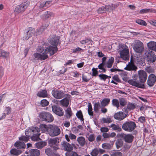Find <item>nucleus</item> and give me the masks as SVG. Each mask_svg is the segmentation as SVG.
<instances>
[{"label":"nucleus","instance_id":"nucleus-1","mask_svg":"<svg viewBox=\"0 0 156 156\" xmlns=\"http://www.w3.org/2000/svg\"><path fill=\"white\" fill-rule=\"evenodd\" d=\"M60 37L54 35L49 41L50 43L53 45L46 47L44 49L42 47H39L37 49V52L41 53V54L37 52L33 54V58L32 59L33 62H35L37 60H44L48 58V54L52 55L56 52L58 50L57 45L59 43Z\"/></svg>","mask_w":156,"mask_h":156},{"label":"nucleus","instance_id":"nucleus-2","mask_svg":"<svg viewBox=\"0 0 156 156\" xmlns=\"http://www.w3.org/2000/svg\"><path fill=\"white\" fill-rule=\"evenodd\" d=\"M118 50L120 55V57L123 60H126L129 59V49L126 45L119 44Z\"/></svg>","mask_w":156,"mask_h":156},{"label":"nucleus","instance_id":"nucleus-3","mask_svg":"<svg viewBox=\"0 0 156 156\" xmlns=\"http://www.w3.org/2000/svg\"><path fill=\"white\" fill-rule=\"evenodd\" d=\"M137 76L134 74L132 76L133 79L128 80V82L130 85L134 86L141 88L144 87V85L141 83L140 81L137 80Z\"/></svg>","mask_w":156,"mask_h":156},{"label":"nucleus","instance_id":"nucleus-4","mask_svg":"<svg viewBox=\"0 0 156 156\" xmlns=\"http://www.w3.org/2000/svg\"><path fill=\"white\" fill-rule=\"evenodd\" d=\"M133 48L134 51L138 53L143 52L144 50V46L143 43L138 40L134 41L132 44Z\"/></svg>","mask_w":156,"mask_h":156},{"label":"nucleus","instance_id":"nucleus-5","mask_svg":"<svg viewBox=\"0 0 156 156\" xmlns=\"http://www.w3.org/2000/svg\"><path fill=\"white\" fill-rule=\"evenodd\" d=\"M48 134L51 136H55L58 135L61 133L59 128L56 126L49 125Z\"/></svg>","mask_w":156,"mask_h":156},{"label":"nucleus","instance_id":"nucleus-6","mask_svg":"<svg viewBox=\"0 0 156 156\" xmlns=\"http://www.w3.org/2000/svg\"><path fill=\"white\" fill-rule=\"evenodd\" d=\"M40 118L42 121L48 122H51L53 120L52 115L50 113L47 112H42L40 114Z\"/></svg>","mask_w":156,"mask_h":156},{"label":"nucleus","instance_id":"nucleus-7","mask_svg":"<svg viewBox=\"0 0 156 156\" xmlns=\"http://www.w3.org/2000/svg\"><path fill=\"white\" fill-rule=\"evenodd\" d=\"M28 5L29 4L28 3L23 2L15 7L14 10V12L17 14L22 13L25 11Z\"/></svg>","mask_w":156,"mask_h":156},{"label":"nucleus","instance_id":"nucleus-8","mask_svg":"<svg viewBox=\"0 0 156 156\" xmlns=\"http://www.w3.org/2000/svg\"><path fill=\"white\" fill-rule=\"evenodd\" d=\"M136 127L135 123L133 122H126L122 126V128L125 130L131 132Z\"/></svg>","mask_w":156,"mask_h":156},{"label":"nucleus","instance_id":"nucleus-9","mask_svg":"<svg viewBox=\"0 0 156 156\" xmlns=\"http://www.w3.org/2000/svg\"><path fill=\"white\" fill-rule=\"evenodd\" d=\"M138 76L139 80L141 83L144 84L147 79V74L146 73L144 70H140L138 71Z\"/></svg>","mask_w":156,"mask_h":156},{"label":"nucleus","instance_id":"nucleus-10","mask_svg":"<svg viewBox=\"0 0 156 156\" xmlns=\"http://www.w3.org/2000/svg\"><path fill=\"white\" fill-rule=\"evenodd\" d=\"M145 55L148 62H153L156 60V55L152 51L147 52Z\"/></svg>","mask_w":156,"mask_h":156},{"label":"nucleus","instance_id":"nucleus-11","mask_svg":"<svg viewBox=\"0 0 156 156\" xmlns=\"http://www.w3.org/2000/svg\"><path fill=\"white\" fill-rule=\"evenodd\" d=\"M156 81V76L155 75L151 74L150 75L147 81V84L149 87H152L155 83Z\"/></svg>","mask_w":156,"mask_h":156},{"label":"nucleus","instance_id":"nucleus-12","mask_svg":"<svg viewBox=\"0 0 156 156\" xmlns=\"http://www.w3.org/2000/svg\"><path fill=\"white\" fill-rule=\"evenodd\" d=\"M52 94L55 98L60 99L64 97V94L62 91L58 90H53L52 91Z\"/></svg>","mask_w":156,"mask_h":156},{"label":"nucleus","instance_id":"nucleus-13","mask_svg":"<svg viewBox=\"0 0 156 156\" xmlns=\"http://www.w3.org/2000/svg\"><path fill=\"white\" fill-rule=\"evenodd\" d=\"M52 108L53 112L59 116L63 115V110L61 107L54 105L52 106Z\"/></svg>","mask_w":156,"mask_h":156},{"label":"nucleus","instance_id":"nucleus-14","mask_svg":"<svg viewBox=\"0 0 156 156\" xmlns=\"http://www.w3.org/2000/svg\"><path fill=\"white\" fill-rule=\"evenodd\" d=\"M66 95V97L60 101L61 105L62 106H68L70 100L71 96L69 94H67Z\"/></svg>","mask_w":156,"mask_h":156},{"label":"nucleus","instance_id":"nucleus-15","mask_svg":"<svg viewBox=\"0 0 156 156\" xmlns=\"http://www.w3.org/2000/svg\"><path fill=\"white\" fill-rule=\"evenodd\" d=\"M137 69V67L134 65L133 62H129L124 69L129 71H136Z\"/></svg>","mask_w":156,"mask_h":156},{"label":"nucleus","instance_id":"nucleus-16","mask_svg":"<svg viewBox=\"0 0 156 156\" xmlns=\"http://www.w3.org/2000/svg\"><path fill=\"white\" fill-rule=\"evenodd\" d=\"M125 113L122 112H119L115 114L114 115V118L116 119L121 120L124 119L126 117Z\"/></svg>","mask_w":156,"mask_h":156},{"label":"nucleus","instance_id":"nucleus-17","mask_svg":"<svg viewBox=\"0 0 156 156\" xmlns=\"http://www.w3.org/2000/svg\"><path fill=\"white\" fill-rule=\"evenodd\" d=\"M37 127H32L26 129L25 131V134L27 136H29L32 134L34 133H35L36 134V132L37 133L38 130H37Z\"/></svg>","mask_w":156,"mask_h":156},{"label":"nucleus","instance_id":"nucleus-18","mask_svg":"<svg viewBox=\"0 0 156 156\" xmlns=\"http://www.w3.org/2000/svg\"><path fill=\"white\" fill-rule=\"evenodd\" d=\"M61 145L65 151H70L73 149V147L70 144L65 141L62 142Z\"/></svg>","mask_w":156,"mask_h":156},{"label":"nucleus","instance_id":"nucleus-19","mask_svg":"<svg viewBox=\"0 0 156 156\" xmlns=\"http://www.w3.org/2000/svg\"><path fill=\"white\" fill-rule=\"evenodd\" d=\"M40 154V151L37 149H32L29 151L28 156H39Z\"/></svg>","mask_w":156,"mask_h":156},{"label":"nucleus","instance_id":"nucleus-20","mask_svg":"<svg viewBox=\"0 0 156 156\" xmlns=\"http://www.w3.org/2000/svg\"><path fill=\"white\" fill-rule=\"evenodd\" d=\"M123 137L125 142L128 143L132 142L134 138L133 136L132 135L130 134H124L123 136Z\"/></svg>","mask_w":156,"mask_h":156},{"label":"nucleus","instance_id":"nucleus-21","mask_svg":"<svg viewBox=\"0 0 156 156\" xmlns=\"http://www.w3.org/2000/svg\"><path fill=\"white\" fill-rule=\"evenodd\" d=\"M65 138L67 141L69 142L71 140H75L76 138V136L71 132H69L68 134H66L65 135Z\"/></svg>","mask_w":156,"mask_h":156},{"label":"nucleus","instance_id":"nucleus-22","mask_svg":"<svg viewBox=\"0 0 156 156\" xmlns=\"http://www.w3.org/2000/svg\"><path fill=\"white\" fill-rule=\"evenodd\" d=\"M14 146L19 149H23L25 148L26 145L24 143L21 141H17L14 144Z\"/></svg>","mask_w":156,"mask_h":156},{"label":"nucleus","instance_id":"nucleus-23","mask_svg":"<svg viewBox=\"0 0 156 156\" xmlns=\"http://www.w3.org/2000/svg\"><path fill=\"white\" fill-rule=\"evenodd\" d=\"M37 130H38L37 133L36 132V134L35 133H34L32 134L33 136L31 137V139L32 140L34 141H36L37 140L39 139V136L40 135V129L38 128H37Z\"/></svg>","mask_w":156,"mask_h":156},{"label":"nucleus","instance_id":"nucleus-24","mask_svg":"<svg viewBox=\"0 0 156 156\" xmlns=\"http://www.w3.org/2000/svg\"><path fill=\"white\" fill-rule=\"evenodd\" d=\"M147 45L149 48L151 50L156 51V42L151 41L147 44Z\"/></svg>","mask_w":156,"mask_h":156},{"label":"nucleus","instance_id":"nucleus-25","mask_svg":"<svg viewBox=\"0 0 156 156\" xmlns=\"http://www.w3.org/2000/svg\"><path fill=\"white\" fill-rule=\"evenodd\" d=\"M48 143L50 146L52 147L55 145L58 144L59 141H58L57 139L55 138L50 139L48 140Z\"/></svg>","mask_w":156,"mask_h":156},{"label":"nucleus","instance_id":"nucleus-26","mask_svg":"<svg viewBox=\"0 0 156 156\" xmlns=\"http://www.w3.org/2000/svg\"><path fill=\"white\" fill-rule=\"evenodd\" d=\"M37 95L39 97L45 98L48 96V93L46 90H41L37 93Z\"/></svg>","mask_w":156,"mask_h":156},{"label":"nucleus","instance_id":"nucleus-27","mask_svg":"<svg viewBox=\"0 0 156 156\" xmlns=\"http://www.w3.org/2000/svg\"><path fill=\"white\" fill-rule=\"evenodd\" d=\"M21 150H17L16 149H13L11 150L10 153L11 155L17 156L22 153Z\"/></svg>","mask_w":156,"mask_h":156},{"label":"nucleus","instance_id":"nucleus-28","mask_svg":"<svg viewBox=\"0 0 156 156\" xmlns=\"http://www.w3.org/2000/svg\"><path fill=\"white\" fill-rule=\"evenodd\" d=\"M110 101V99L108 98H105L101 102L102 107H105L107 106L109 104Z\"/></svg>","mask_w":156,"mask_h":156},{"label":"nucleus","instance_id":"nucleus-29","mask_svg":"<svg viewBox=\"0 0 156 156\" xmlns=\"http://www.w3.org/2000/svg\"><path fill=\"white\" fill-rule=\"evenodd\" d=\"M49 127V125L48 126L45 124H42L40 126V129L43 132H47L48 133V129Z\"/></svg>","mask_w":156,"mask_h":156},{"label":"nucleus","instance_id":"nucleus-30","mask_svg":"<svg viewBox=\"0 0 156 156\" xmlns=\"http://www.w3.org/2000/svg\"><path fill=\"white\" fill-rule=\"evenodd\" d=\"M77 141L80 145L82 147L85 144V139L82 136L78 137L77 139Z\"/></svg>","mask_w":156,"mask_h":156},{"label":"nucleus","instance_id":"nucleus-31","mask_svg":"<svg viewBox=\"0 0 156 156\" xmlns=\"http://www.w3.org/2000/svg\"><path fill=\"white\" fill-rule=\"evenodd\" d=\"M149 12H156V10L153 9H141L140 13H146Z\"/></svg>","mask_w":156,"mask_h":156},{"label":"nucleus","instance_id":"nucleus-32","mask_svg":"<svg viewBox=\"0 0 156 156\" xmlns=\"http://www.w3.org/2000/svg\"><path fill=\"white\" fill-rule=\"evenodd\" d=\"M114 58L111 57L108 61L106 64H105V67L110 68L112 67L113 63L114 62Z\"/></svg>","mask_w":156,"mask_h":156},{"label":"nucleus","instance_id":"nucleus-33","mask_svg":"<svg viewBox=\"0 0 156 156\" xmlns=\"http://www.w3.org/2000/svg\"><path fill=\"white\" fill-rule=\"evenodd\" d=\"M111 156H122V153L119 151H112L110 152Z\"/></svg>","mask_w":156,"mask_h":156},{"label":"nucleus","instance_id":"nucleus-34","mask_svg":"<svg viewBox=\"0 0 156 156\" xmlns=\"http://www.w3.org/2000/svg\"><path fill=\"white\" fill-rule=\"evenodd\" d=\"M46 144V143L45 142H40L36 143L35 145L37 148H41L45 146Z\"/></svg>","mask_w":156,"mask_h":156},{"label":"nucleus","instance_id":"nucleus-35","mask_svg":"<svg viewBox=\"0 0 156 156\" xmlns=\"http://www.w3.org/2000/svg\"><path fill=\"white\" fill-rule=\"evenodd\" d=\"M0 56L4 58H7L9 56V53L3 50L0 49Z\"/></svg>","mask_w":156,"mask_h":156},{"label":"nucleus","instance_id":"nucleus-36","mask_svg":"<svg viewBox=\"0 0 156 156\" xmlns=\"http://www.w3.org/2000/svg\"><path fill=\"white\" fill-rule=\"evenodd\" d=\"M88 112L89 115L90 116L93 115V112L92 111V108L91 104L90 103H88Z\"/></svg>","mask_w":156,"mask_h":156},{"label":"nucleus","instance_id":"nucleus-37","mask_svg":"<svg viewBox=\"0 0 156 156\" xmlns=\"http://www.w3.org/2000/svg\"><path fill=\"white\" fill-rule=\"evenodd\" d=\"M65 112L66 116L68 118H70L72 116V113L70 108H67L65 110Z\"/></svg>","mask_w":156,"mask_h":156},{"label":"nucleus","instance_id":"nucleus-38","mask_svg":"<svg viewBox=\"0 0 156 156\" xmlns=\"http://www.w3.org/2000/svg\"><path fill=\"white\" fill-rule=\"evenodd\" d=\"M53 13L50 12H47L42 16V18L44 19H47L50 16H52Z\"/></svg>","mask_w":156,"mask_h":156},{"label":"nucleus","instance_id":"nucleus-39","mask_svg":"<svg viewBox=\"0 0 156 156\" xmlns=\"http://www.w3.org/2000/svg\"><path fill=\"white\" fill-rule=\"evenodd\" d=\"M110 127L112 128V129L114 130H118V131H120L121 130V129L119 126L117 124L116 125L114 124H112L110 126Z\"/></svg>","mask_w":156,"mask_h":156},{"label":"nucleus","instance_id":"nucleus-40","mask_svg":"<svg viewBox=\"0 0 156 156\" xmlns=\"http://www.w3.org/2000/svg\"><path fill=\"white\" fill-rule=\"evenodd\" d=\"M86 136L90 142H93L95 138V136L94 134H87L86 135Z\"/></svg>","mask_w":156,"mask_h":156},{"label":"nucleus","instance_id":"nucleus-41","mask_svg":"<svg viewBox=\"0 0 156 156\" xmlns=\"http://www.w3.org/2000/svg\"><path fill=\"white\" fill-rule=\"evenodd\" d=\"M80 33L78 31H72L70 33V35L73 38H76L80 35ZM74 38V39H75Z\"/></svg>","mask_w":156,"mask_h":156},{"label":"nucleus","instance_id":"nucleus-42","mask_svg":"<svg viewBox=\"0 0 156 156\" xmlns=\"http://www.w3.org/2000/svg\"><path fill=\"white\" fill-rule=\"evenodd\" d=\"M101 121L104 123H109L112 122V120L110 117L108 116L106 118H102L101 120Z\"/></svg>","mask_w":156,"mask_h":156},{"label":"nucleus","instance_id":"nucleus-43","mask_svg":"<svg viewBox=\"0 0 156 156\" xmlns=\"http://www.w3.org/2000/svg\"><path fill=\"white\" fill-rule=\"evenodd\" d=\"M115 144L117 148L119 149L122 147L123 144V142L122 140L118 139L116 142Z\"/></svg>","mask_w":156,"mask_h":156},{"label":"nucleus","instance_id":"nucleus-44","mask_svg":"<svg viewBox=\"0 0 156 156\" xmlns=\"http://www.w3.org/2000/svg\"><path fill=\"white\" fill-rule=\"evenodd\" d=\"M35 30L32 28H29L28 31L26 33L30 37L35 34Z\"/></svg>","mask_w":156,"mask_h":156},{"label":"nucleus","instance_id":"nucleus-45","mask_svg":"<svg viewBox=\"0 0 156 156\" xmlns=\"http://www.w3.org/2000/svg\"><path fill=\"white\" fill-rule=\"evenodd\" d=\"M100 107V104L99 102L98 101L94 104V109L95 112H98Z\"/></svg>","mask_w":156,"mask_h":156},{"label":"nucleus","instance_id":"nucleus-46","mask_svg":"<svg viewBox=\"0 0 156 156\" xmlns=\"http://www.w3.org/2000/svg\"><path fill=\"white\" fill-rule=\"evenodd\" d=\"M108 9L107 6H106L105 7H102L100 8L98 10V12L99 13H103L105 11H109V9Z\"/></svg>","mask_w":156,"mask_h":156},{"label":"nucleus","instance_id":"nucleus-47","mask_svg":"<svg viewBox=\"0 0 156 156\" xmlns=\"http://www.w3.org/2000/svg\"><path fill=\"white\" fill-rule=\"evenodd\" d=\"M112 104L115 106L116 107L117 109H119V100L116 99H113L112 100Z\"/></svg>","mask_w":156,"mask_h":156},{"label":"nucleus","instance_id":"nucleus-48","mask_svg":"<svg viewBox=\"0 0 156 156\" xmlns=\"http://www.w3.org/2000/svg\"><path fill=\"white\" fill-rule=\"evenodd\" d=\"M136 22L137 23L141 25L146 26L147 25L146 23L144 21L141 19H138L136 20Z\"/></svg>","mask_w":156,"mask_h":156},{"label":"nucleus","instance_id":"nucleus-49","mask_svg":"<svg viewBox=\"0 0 156 156\" xmlns=\"http://www.w3.org/2000/svg\"><path fill=\"white\" fill-rule=\"evenodd\" d=\"M76 116L77 118L79 119L81 121H83V119L82 112L81 111H79L76 113Z\"/></svg>","mask_w":156,"mask_h":156},{"label":"nucleus","instance_id":"nucleus-50","mask_svg":"<svg viewBox=\"0 0 156 156\" xmlns=\"http://www.w3.org/2000/svg\"><path fill=\"white\" fill-rule=\"evenodd\" d=\"M29 139V136H22L19 138V140L20 141H23L25 142H27Z\"/></svg>","mask_w":156,"mask_h":156},{"label":"nucleus","instance_id":"nucleus-51","mask_svg":"<svg viewBox=\"0 0 156 156\" xmlns=\"http://www.w3.org/2000/svg\"><path fill=\"white\" fill-rule=\"evenodd\" d=\"M66 156H78L76 153L74 152H67L65 154Z\"/></svg>","mask_w":156,"mask_h":156},{"label":"nucleus","instance_id":"nucleus-52","mask_svg":"<svg viewBox=\"0 0 156 156\" xmlns=\"http://www.w3.org/2000/svg\"><path fill=\"white\" fill-rule=\"evenodd\" d=\"M98 154V148L94 149L91 152L92 156H97Z\"/></svg>","mask_w":156,"mask_h":156},{"label":"nucleus","instance_id":"nucleus-53","mask_svg":"<svg viewBox=\"0 0 156 156\" xmlns=\"http://www.w3.org/2000/svg\"><path fill=\"white\" fill-rule=\"evenodd\" d=\"M119 5V4H112L110 5H108L107 7L108 8H110V10H113L116 8Z\"/></svg>","mask_w":156,"mask_h":156},{"label":"nucleus","instance_id":"nucleus-54","mask_svg":"<svg viewBox=\"0 0 156 156\" xmlns=\"http://www.w3.org/2000/svg\"><path fill=\"white\" fill-rule=\"evenodd\" d=\"M49 103L48 101L46 99L42 100L41 102V105L42 106H46L48 105Z\"/></svg>","mask_w":156,"mask_h":156},{"label":"nucleus","instance_id":"nucleus-55","mask_svg":"<svg viewBox=\"0 0 156 156\" xmlns=\"http://www.w3.org/2000/svg\"><path fill=\"white\" fill-rule=\"evenodd\" d=\"M120 105L122 106H125L126 104V100L123 98H121L119 99V102Z\"/></svg>","mask_w":156,"mask_h":156},{"label":"nucleus","instance_id":"nucleus-56","mask_svg":"<svg viewBox=\"0 0 156 156\" xmlns=\"http://www.w3.org/2000/svg\"><path fill=\"white\" fill-rule=\"evenodd\" d=\"M46 154L48 156H51L53 154V152L49 148H47L45 150Z\"/></svg>","mask_w":156,"mask_h":156},{"label":"nucleus","instance_id":"nucleus-57","mask_svg":"<svg viewBox=\"0 0 156 156\" xmlns=\"http://www.w3.org/2000/svg\"><path fill=\"white\" fill-rule=\"evenodd\" d=\"M101 80H105L108 77V76L107 75L104 74H100L98 76Z\"/></svg>","mask_w":156,"mask_h":156},{"label":"nucleus","instance_id":"nucleus-58","mask_svg":"<svg viewBox=\"0 0 156 156\" xmlns=\"http://www.w3.org/2000/svg\"><path fill=\"white\" fill-rule=\"evenodd\" d=\"M110 144L108 143H105L102 144V147L103 148L105 149H109L111 147Z\"/></svg>","mask_w":156,"mask_h":156},{"label":"nucleus","instance_id":"nucleus-59","mask_svg":"<svg viewBox=\"0 0 156 156\" xmlns=\"http://www.w3.org/2000/svg\"><path fill=\"white\" fill-rule=\"evenodd\" d=\"M127 107L128 109L131 110L134 109L135 108V106L133 104L129 103Z\"/></svg>","mask_w":156,"mask_h":156},{"label":"nucleus","instance_id":"nucleus-60","mask_svg":"<svg viewBox=\"0 0 156 156\" xmlns=\"http://www.w3.org/2000/svg\"><path fill=\"white\" fill-rule=\"evenodd\" d=\"M112 79L115 81L118 82H120L121 81L117 75H115L112 77Z\"/></svg>","mask_w":156,"mask_h":156},{"label":"nucleus","instance_id":"nucleus-61","mask_svg":"<svg viewBox=\"0 0 156 156\" xmlns=\"http://www.w3.org/2000/svg\"><path fill=\"white\" fill-rule=\"evenodd\" d=\"M100 130L101 132L106 133L108 131L109 129L106 127H102L101 128Z\"/></svg>","mask_w":156,"mask_h":156},{"label":"nucleus","instance_id":"nucleus-62","mask_svg":"<svg viewBox=\"0 0 156 156\" xmlns=\"http://www.w3.org/2000/svg\"><path fill=\"white\" fill-rule=\"evenodd\" d=\"M121 77L123 80L125 81H127L128 79V78L126 75H125L124 73H122L121 74Z\"/></svg>","mask_w":156,"mask_h":156},{"label":"nucleus","instance_id":"nucleus-63","mask_svg":"<svg viewBox=\"0 0 156 156\" xmlns=\"http://www.w3.org/2000/svg\"><path fill=\"white\" fill-rule=\"evenodd\" d=\"M47 3V2H40V5L39 6V8L41 9H42L46 7V5Z\"/></svg>","mask_w":156,"mask_h":156},{"label":"nucleus","instance_id":"nucleus-64","mask_svg":"<svg viewBox=\"0 0 156 156\" xmlns=\"http://www.w3.org/2000/svg\"><path fill=\"white\" fill-rule=\"evenodd\" d=\"M92 76H96L98 74V72L97 69L95 68H93L92 69Z\"/></svg>","mask_w":156,"mask_h":156}]
</instances>
